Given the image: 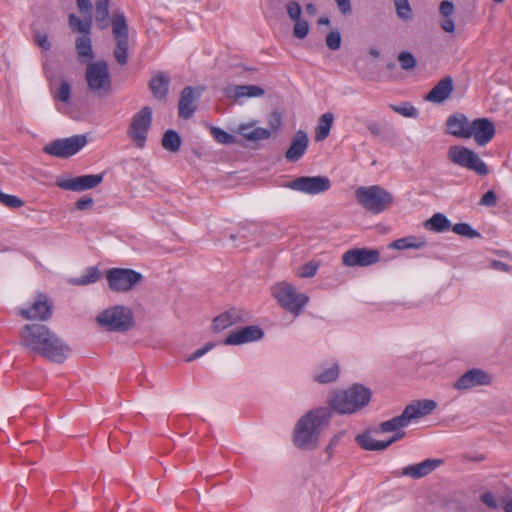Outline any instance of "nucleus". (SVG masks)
I'll list each match as a JSON object with an SVG mask.
<instances>
[{"label": "nucleus", "mask_w": 512, "mask_h": 512, "mask_svg": "<svg viewBox=\"0 0 512 512\" xmlns=\"http://www.w3.org/2000/svg\"><path fill=\"white\" fill-rule=\"evenodd\" d=\"M440 27L446 33H453L455 31V23L452 18L444 17V19L440 23Z\"/></svg>", "instance_id": "59"}, {"label": "nucleus", "mask_w": 512, "mask_h": 512, "mask_svg": "<svg viewBox=\"0 0 512 512\" xmlns=\"http://www.w3.org/2000/svg\"><path fill=\"white\" fill-rule=\"evenodd\" d=\"M86 143L85 135H75L51 141L44 146L43 151L54 157L68 158L78 153Z\"/></svg>", "instance_id": "12"}, {"label": "nucleus", "mask_w": 512, "mask_h": 512, "mask_svg": "<svg viewBox=\"0 0 512 512\" xmlns=\"http://www.w3.org/2000/svg\"><path fill=\"white\" fill-rule=\"evenodd\" d=\"M102 180V174H90L73 178H58L56 185L64 190L81 192L95 188Z\"/></svg>", "instance_id": "17"}, {"label": "nucleus", "mask_w": 512, "mask_h": 512, "mask_svg": "<svg viewBox=\"0 0 512 512\" xmlns=\"http://www.w3.org/2000/svg\"><path fill=\"white\" fill-rule=\"evenodd\" d=\"M269 123L274 131H277L281 125V115L278 112H273L270 116Z\"/></svg>", "instance_id": "61"}, {"label": "nucleus", "mask_w": 512, "mask_h": 512, "mask_svg": "<svg viewBox=\"0 0 512 512\" xmlns=\"http://www.w3.org/2000/svg\"><path fill=\"white\" fill-rule=\"evenodd\" d=\"M152 122V109L143 107L131 119L127 134L138 148H143Z\"/></svg>", "instance_id": "13"}, {"label": "nucleus", "mask_w": 512, "mask_h": 512, "mask_svg": "<svg viewBox=\"0 0 512 512\" xmlns=\"http://www.w3.org/2000/svg\"><path fill=\"white\" fill-rule=\"evenodd\" d=\"M248 319V313L243 310L230 309L213 320V330L222 331L236 323L244 322Z\"/></svg>", "instance_id": "24"}, {"label": "nucleus", "mask_w": 512, "mask_h": 512, "mask_svg": "<svg viewBox=\"0 0 512 512\" xmlns=\"http://www.w3.org/2000/svg\"><path fill=\"white\" fill-rule=\"evenodd\" d=\"M494 381L493 375L481 368H471L464 372L453 384L452 388L465 392L476 387L490 386Z\"/></svg>", "instance_id": "15"}, {"label": "nucleus", "mask_w": 512, "mask_h": 512, "mask_svg": "<svg viewBox=\"0 0 512 512\" xmlns=\"http://www.w3.org/2000/svg\"><path fill=\"white\" fill-rule=\"evenodd\" d=\"M19 314L26 320L46 321L52 316V304L45 295H39L29 309H21Z\"/></svg>", "instance_id": "18"}, {"label": "nucleus", "mask_w": 512, "mask_h": 512, "mask_svg": "<svg viewBox=\"0 0 512 512\" xmlns=\"http://www.w3.org/2000/svg\"><path fill=\"white\" fill-rule=\"evenodd\" d=\"M455 7L451 1L444 0L439 5V12L443 17H450L454 13Z\"/></svg>", "instance_id": "52"}, {"label": "nucleus", "mask_w": 512, "mask_h": 512, "mask_svg": "<svg viewBox=\"0 0 512 512\" xmlns=\"http://www.w3.org/2000/svg\"><path fill=\"white\" fill-rule=\"evenodd\" d=\"M380 260L377 249L353 248L342 255V263L347 267H365L373 265Z\"/></svg>", "instance_id": "16"}, {"label": "nucleus", "mask_w": 512, "mask_h": 512, "mask_svg": "<svg viewBox=\"0 0 512 512\" xmlns=\"http://www.w3.org/2000/svg\"><path fill=\"white\" fill-rule=\"evenodd\" d=\"M20 344L30 352L55 363H63L70 347L44 324H26L19 332Z\"/></svg>", "instance_id": "1"}, {"label": "nucleus", "mask_w": 512, "mask_h": 512, "mask_svg": "<svg viewBox=\"0 0 512 512\" xmlns=\"http://www.w3.org/2000/svg\"><path fill=\"white\" fill-rule=\"evenodd\" d=\"M339 376V365L337 362H329L318 373H315L313 379L320 384H327L335 381Z\"/></svg>", "instance_id": "30"}, {"label": "nucleus", "mask_w": 512, "mask_h": 512, "mask_svg": "<svg viewBox=\"0 0 512 512\" xmlns=\"http://www.w3.org/2000/svg\"><path fill=\"white\" fill-rule=\"evenodd\" d=\"M355 198L365 210L374 214L383 212L393 202L391 193L379 185L358 187Z\"/></svg>", "instance_id": "6"}, {"label": "nucleus", "mask_w": 512, "mask_h": 512, "mask_svg": "<svg viewBox=\"0 0 512 512\" xmlns=\"http://www.w3.org/2000/svg\"><path fill=\"white\" fill-rule=\"evenodd\" d=\"M492 267L496 270H501V271H505V272L510 271L509 265H507L506 263H504L502 261H498V260H494L492 262Z\"/></svg>", "instance_id": "62"}, {"label": "nucleus", "mask_w": 512, "mask_h": 512, "mask_svg": "<svg viewBox=\"0 0 512 512\" xmlns=\"http://www.w3.org/2000/svg\"><path fill=\"white\" fill-rule=\"evenodd\" d=\"M398 61L403 70H411L417 65L416 58L410 52L399 53Z\"/></svg>", "instance_id": "44"}, {"label": "nucleus", "mask_w": 512, "mask_h": 512, "mask_svg": "<svg viewBox=\"0 0 512 512\" xmlns=\"http://www.w3.org/2000/svg\"><path fill=\"white\" fill-rule=\"evenodd\" d=\"M325 42L330 50H338L341 46V34L338 31H331L326 35Z\"/></svg>", "instance_id": "48"}, {"label": "nucleus", "mask_w": 512, "mask_h": 512, "mask_svg": "<svg viewBox=\"0 0 512 512\" xmlns=\"http://www.w3.org/2000/svg\"><path fill=\"white\" fill-rule=\"evenodd\" d=\"M334 120V116L331 112L324 113L318 121V125L316 127L315 140L322 141L326 139L330 133V129L332 127Z\"/></svg>", "instance_id": "33"}, {"label": "nucleus", "mask_w": 512, "mask_h": 512, "mask_svg": "<svg viewBox=\"0 0 512 512\" xmlns=\"http://www.w3.org/2000/svg\"><path fill=\"white\" fill-rule=\"evenodd\" d=\"M401 439V435L391 437L387 441H379L374 439L371 435L364 433L356 437L357 443L365 450L369 451H380L389 447L394 442Z\"/></svg>", "instance_id": "27"}, {"label": "nucleus", "mask_w": 512, "mask_h": 512, "mask_svg": "<svg viewBox=\"0 0 512 512\" xmlns=\"http://www.w3.org/2000/svg\"><path fill=\"white\" fill-rule=\"evenodd\" d=\"M227 96L241 97H260L264 95V90L256 85H230L226 87Z\"/></svg>", "instance_id": "28"}, {"label": "nucleus", "mask_w": 512, "mask_h": 512, "mask_svg": "<svg viewBox=\"0 0 512 512\" xmlns=\"http://www.w3.org/2000/svg\"><path fill=\"white\" fill-rule=\"evenodd\" d=\"M239 133L249 141L265 140L271 136L270 130L260 127H254L251 124L240 125Z\"/></svg>", "instance_id": "29"}, {"label": "nucleus", "mask_w": 512, "mask_h": 512, "mask_svg": "<svg viewBox=\"0 0 512 512\" xmlns=\"http://www.w3.org/2000/svg\"><path fill=\"white\" fill-rule=\"evenodd\" d=\"M69 26L74 32H79L83 35L90 34L92 27V18L88 17L86 20L79 19L76 15H69Z\"/></svg>", "instance_id": "37"}, {"label": "nucleus", "mask_w": 512, "mask_h": 512, "mask_svg": "<svg viewBox=\"0 0 512 512\" xmlns=\"http://www.w3.org/2000/svg\"><path fill=\"white\" fill-rule=\"evenodd\" d=\"M293 36L297 39H304L309 33V23L304 19L294 21Z\"/></svg>", "instance_id": "43"}, {"label": "nucleus", "mask_w": 512, "mask_h": 512, "mask_svg": "<svg viewBox=\"0 0 512 512\" xmlns=\"http://www.w3.org/2000/svg\"><path fill=\"white\" fill-rule=\"evenodd\" d=\"M95 21L100 29L109 25V0H97L95 4Z\"/></svg>", "instance_id": "32"}, {"label": "nucleus", "mask_w": 512, "mask_h": 512, "mask_svg": "<svg viewBox=\"0 0 512 512\" xmlns=\"http://www.w3.org/2000/svg\"><path fill=\"white\" fill-rule=\"evenodd\" d=\"M471 122L464 114L451 115L446 121L447 132L457 138L469 139L471 138Z\"/></svg>", "instance_id": "23"}, {"label": "nucleus", "mask_w": 512, "mask_h": 512, "mask_svg": "<svg viewBox=\"0 0 512 512\" xmlns=\"http://www.w3.org/2000/svg\"><path fill=\"white\" fill-rule=\"evenodd\" d=\"M150 89L154 97L158 99H165L168 94L169 78L162 72H159L150 81Z\"/></svg>", "instance_id": "31"}, {"label": "nucleus", "mask_w": 512, "mask_h": 512, "mask_svg": "<svg viewBox=\"0 0 512 512\" xmlns=\"http://www.w3.org/2000/svg\"><path fill=\"white\" fill-rule=\"evenodd\" d=\"M451 223L448 218L442 213L434 214L429 220L426 221L425 227L434 232H443L450 228Z\"/></svg>", "instance_id": "35"}, {"label": "nucleus", "mask_w": 512, "mask_h": 512, "mask_svg": "<svg viewBox=\"0 0 512 512\" xmlns=\"http://www.w3.org/2000/svg\"><path fill=\"white\" fill-rule=\"evenodd\" d=\"M211 134L214 137V139L220 144L228 145L236 142L235 136L227 133L226 131L218 127H212Z\"/></svg>", "instance_id": "41"}, {"label": "nucleus", "mask_w": 512, "mask_h": 512, "mask_svg": "<svg viewBox=\"0 0 512 512\" xmlns=\"http://www.w3.org/2000/svg\"><path fill=\"white\" fill-rule=\"evenodd\" d=\"M271 292L279 305L294 314L299 315L309 301V297L298 292L291 284L280 282L272 286Z\"/></svg>", "instance_id": "7"}, {"label": "nucleus", "mask_w": 512, "mask_h": 512, "mask_svg": "<svg viewBox=\"0 0 512 512\" xmlns=\"http://www.w3.org/2000/svg\"><path fill=\"white\" fill-rule=\"evenodd\" d=\"M264 332L257 326H247L237 331H232L225 338V345H241L244 343L259 340L263 337Z\"/></svg>", "instance_id": "22"}, {"label": "nucleus", "mask_w": 512, "mask_h": 512, "mask_svg": "<svg viewBox=\"0 0 512 512\" xmlns=\"http://www.w3.org/2000/svg\"><path fill=\"white\" fill-rule=\"evenodd\" d=\"M54 98L63 103H69L71 99V85L67 81L62 80L54 92Z\"/></svg>", "instance_id": "40"}, {"label": "nucleus", "mask_w": 512, "mask_h": 512, "mask_svg": "<svg viewBox=\"0 0 512 512\" xmlns=\"http://www.w3.org/2000/svg\"><path fill=\"white\" fill-rule=\"evenodd\" d=\"M201 92L191 86L185 87L180 95L178 104V115L183 119H190L196 110V101Z\"/></svg>", "instance_id": "21"}, {"label": "nucleus", "mask_w": 512, "mask_h": 512, "mask_svg": "<svg viewBox=\"0 0 512 512\" xmlns=\"http://www.w3.org/2000/svg\"><path fill=\"white\" fill-rule=\"evenodd\" d=\"M0 203L8 208H21L24 206V201L15 195L4 193L0 189Z\"/></svg>", "instance_id": "42"}, {"label": "nucleus", "mask_w": 512, "mask_h": 512, "mask_svg": "<svg viewBox=\"0 0 512 512\" xmlns=\"http://www.w3.org/2000/svg\"><path fill=\"white\" fill-rule=\"evenodd\" d=\"M339 439H340V436L339 435H335L329 442V444L327 445V447L325 448V452L327 453L328 455V460L331 459L332 455H333V450L334 448L336 447V445L338 444L339 442Z\"/></svg>", "instance_id": "60"}, {"label": "nucleus", "mask_w": 512, "mask_h": 512, "mask_svg": "<svg viewBox=\"0 0 512 512\" xmlns=\"http://www.w3.org/2000/svg\"><path fill=\"white\" fill-rule=\"evenodd\" d=\"M305 11L311 16H314L317 13L316 6L313 3L306 4Z\"/></svg>", "instance_id": "64"}, {"label": "nucleus", "mask_w": 512, "mask_h": 512, "mask_svg": "<svg viewBox=\"0 0 512 512\" xmlns=\"http://www.w3.org/2000/svg\"><path fill=\"white\" fill-rule=\"evenodd\" d=\"M286 12H287L288 17L292 21H297L299 19H302L301 18L302 8H301L300 4L295 0H291L286 4Z\"/></svg>", "instance_id": "46"}, {"label": "nucleus", "mask_w": 512, "mask_h": 512, "mask_svg": "<svg viewBox=\"0 0 512 512\" xmlns=\"http://www.w3.org/2000/svg\"><path fill=\"white\" fill-rule=\"evenodd\" d=\"M453 91V80L451 77H445L439 81L431 91L425 96V100L432 103H442L447 100Z\"/></svg>", "instance_id": "26"}, {"label": "nucleus", "mask_w": 512, "mask_h": 512, "mask_svg": "<svg viewBox=\"0 0 512 512\" xmlns=\"http://www.w3.org/2000/svg\"><path fill=\"white\" fill-rule=\"evenodd\" d=\"M452 231L458 235H462L468 238H474L479 236V233L475 231L469 224L467 223H457L452 227Z\"/></svg>", "instance_id": "45"}, {"label": "nucleus", "mask_w": 512, "mask_h": 512, "mask_svg": "<svg viewBox=\"0 0 512 512\" xmlns=\"http://www.w3.org/2000/svg\"><path fill=\"white\" fill-rule=\"evenodd\" d=\"M85 79L88 89L98 96L111 92V76L106 61L100 60L87 65Z\"/></svg>", "instance_id": "8"}, {"label": "nucleus", "mask_w": 512, "mask_h": 512, "mask_svg": "<svg viewBox=\"0 0 512 512\" xmlns=\"http://www.w3.org/2000/svg\"><path fill=\"white\" fill-rule=\"evenodd\" d=\"M34 41L35 43L44 50H49L51 48V43L48 40V35L42 32L34 33Z\"/></svg>", "instance_id": "50"}, {"label": "nucleus", "mask_w": 512, "mask_h": 512, "mask_svg": "<svg viewBox=\"0 0 512 512\" xmlns=\"http://www.w3.org/2000/svg\"><path fill=\"white\" fill-rule=\"evenodd\" d=\"M371 398L368 388L355 384L346 390L336 392L330 405L339 414H353L365 407Z\"/></svg>", "instance_id": "4"}, {"label": "nucleus", "mask_w": 512, "mask_h": 512, "mask_svg": "<svg viewBox=\"0 0 512 512\" xmlns=\"http://www.w3.org/2000/svg\"><path fill=\"white\" fill-rule=\"evenodd\" d=\"M368 130L373 134V135H380L381 134V128L379 126V124L377 123H371L368 125Z\"/></svg>", "instance_id": "63"}, {"label": "nucleus", "mask_w": 512, "mask_h": 512, "mask_svg": "<svg viewBox=\"0 0 512 512\" xmlns=\"http://www.w3.org/2000/svg\"><path fill=\"white\" fill-rule=\"evenodd\" d=\"M481 501L491 509L498 507L497 501L491 492H486L481 495Z\"/></svg>", "instance_id": "57"}, {"label": "nucleus", "mask_w": 512, "mask_h": 512, "mask_svg": "<svg viewBox=\"0 0 512 512\" xmlns=\"http://www.w3.org/2000/svg\"><path fill=\"white\" fill-rule=\"evenodd\" d=\"M308 142L309 140L307 133L303 130H298L295 133L292 142L285 153L286 159L292 162L298 161L305 153L308 147Z\"/></svg>", "instance_id": "25"}, {"label": "nucleus", "mask_w": 512, "mask_h": 512, "mask_svg": "<svg viewBox=\"0 0 512 512\" xmlns=\"http://www.w3.org/2000/svg\"><path fill=\"white\" fill-rule=\"evenodd\" d=\"M108 287L114 292H128L143 280V275L129 268H111L106 272Z\"/></svg>", "instance_id": "11"}, {"label": "nucleus", "mask_w": 512, "mask_h": 512, "mask_svg": "<svg viewBox=\"0 0 512 512\" xmlns=\"http://www.w3.org/2000/svg\"><path fill=\"white\" fill-rule=\"evenodd\" d=\"M437 407L434 400L423 399L414 401L407 405L403 412L392 419L384 421L380 424V431L383 433L394 432L392 437L401 435V439L405 436L403 428L407 427L413 420L425 417L431 414Z\"/></svg>", "instance_id": "3"}, {"label": "nucleus", "mask_w": 512, "mask_h": 512, "mask_svg": "<svg viewBox=\"0 0 512 512\" xmlns=\"http://www.w3.org/2000/svg\"><path fill=\"white\" fill-rule=\"evenodd\" d=\"M214 347L213 343H207L203 348H200L193 352L186 360L188 362L194 361L200 357H202L204 354H206L208 351H210Z\"/></svg>", "instance_id": "55"}, {"label": "nucleus", "mask_w": 512, "mask_h": 512, "mask_svg": "<svg viewBox=\"0 0 512 512\" xmlns=\"http://www.w3.org/2000/svg\"><path fill=\"white\" fill-rule=\"evenodd\" d=\"M496 203H497V197H496V194L492 190L486 192L480 200L481 205L488 206V207L495 206Z\"/></svg>", "instance_id": "53"}, {"label": "nucleus", "mask_w": 512, "mask_h": 512, "mask_svg": "<svg viewBox=\"0 0 512 512\" xmlns=\"http://www.w3.org/2000/svg\"><path fill=\"white\" fill-rule=\"evenodd\" d=\"M392 109L399 113L402 116L405 117H416L418 114V111L415 107L409 105V106H392Z\"/></svg>", "instance_id": "51"}, {"label": "nucleus", "mask_w": 512, "mask_h": 512, "mask_svg": "<svg viewBox=\"0 0 512 512\" xmlns=\"http://www.w3.org/2000/svg\"><path fill=\"white\" fill-rule=\"evenodd\" d=\"M397 16L404 20L409 21L412 19V9L408 0H394Z\"/></svg>", "instance_id": "39"}, {"label": "nucleus", "mask_w": 512, "mask_h": 512, "mask_svg": "<svg viewBox=\"0 0 512 512\" xmlns=\"http://www.w3.org/2000/svg\"><path fill=\"white\" fill-rule=\"evenodd\" d=\"M317 269H318V264L315 263L314 261H311L305 265H302L298 269V275L302 278H309L316 274Z\"/></svg>", "instance_id": "49"}, {"label": "nucleus", "mask_w": 512, "mask_h": 512, "mask_svg": "<svg viewBox=\"0 0 512 512\" xmlns=\"http://www.w3.org/2000/svg\"><path fill=\"white\" fill-rule=\"evenodd\" d=\"M471 137L479 146H485L495 135V126L488 118H478L471 122Z\"/></svg>", "instance_id": "19"}, {"label": "nucleus", "mask_w": 512, "mask_h": 512, "mask_svg": "<svg viewBox=\"0 0 512 512\" xmlns=\"http://www.w3.org/2000/svg\"><path fill=\"white\" fill-rule=\"evenodd\" d=\"M75 48L80 58H93L92 41L89 34L78 37L75 41Z\"/></svg>", "instance_id": "36"}, {"label": "nucleus", "mask_w": 512, "mask_h": 512, "mask_svg": "<svg viewBox=\"0 0 512 512\" xmlns=\"http://www.w3.org/2000/svg\"><path fill=\"white\" fill-rule=\"evenodd\" d=\"M97 324L109 332L124 333L135 324L133 312L129 307L115 305L101 311L96 317Z\"/></svg>", "instance_id": "5"}, {"label": "nucleus", "mask_w": 512, "mask_h": 512, "mask_svg": "<svg viewBox=\"0 0 512 512\" xmlns=\"http://www.w3.org/2000/svg\"><path fill=\"white\" fill-rule=\"evenodd\" d=\"M100 279V272L96 267H89L86 269L85 273L75 280L73 283L75 285H87L91 283H95Z\"/></svg>", "instance_id": "38"}, {"label": "nucleus", "mask_w": 512, "mask_h": 512, "mask_svg": "<svg viewBox=\"0 0 512 512\" xmlns=\"http://www.w3.org/2000/svg\"><path fill=\"white\" fill-rule=\"evenodd\" d=\"M111 25L116 42L113 56L119 65L124 66L128 62V25L123 13L115 12Z\"/></svg>", "instance_id": "10"}, {"label": "nucleus", "mask_w": 512, "mask_h": 512, "mask_svg": "<svg viewBox=\"0 0 512 512\" xmlns=\"http://www.w3.org/2000/svg\"><path fill=\"white\" fill-rule=\"evenodd\" d=\"M161 144L165 150L175 153L180 149L181 137L175 130L169 129L164 133Z\"/></svg>", "instance_id": "34"}, {"label": "nucleus", "mask_w": 512, "mask_h": 512, "mask_svg": "<svg viewBox=\"0 0 512 512\" xmlns=\"http://www.w3.org/2000/svg\"><path fill=\"white\" fill-rule=\"evenodd\" d=\"M443 464L442 459H425L424 461L402 468L400 475L420 479L432 473Z\"/></svg>", "instance_id": "20"}, {"label": "nucleus", "mask_w": 512, "mask_h": 512, "mask_svg": "<svg viewBox=\"0 0 512 512\" xmlns=\"http://www.w3.org/2000/svg\"><path fill=\"white\" fill-rule=\"evenodd\" d=\"M284 187L304 194L316 195L328 191L331 181L326 176H300L285 183Z\"/></svg>", "instance_id": "14"}, {"label": "nucleus", "mask_w": 512, "mask_h": 512, "mask_svg": "<svg viewBox=\"0 0 512 512\" xmlns=\"http://www.w3.org/2000/svg\"><path fill=\"white\" fill-rule=\"evenodd\" d=\"M331 411L317 408L307 412L297 422L294 429V444L304 450H313L318 446L321 432L328 426Z\"/></svg>", "instance_id": "2"}, {"label": "nucleus", "mask_w": 512, "mask_h": 512, "mask_svg": "<svg viewBox=\"0 0 512 512\" xmlns=\"http://www.w3.org/2000/svg\"><path fill=\"white\" fill-rule=\"evenodd\" d=\"M423 244L416 243L413 238H401L392 243V247L398 250H404L408 248H420Z\"/></svg>", "instance_id": "47"}, {"label": "nucleus", "mask_w": 512, "mask_h": 512, "mask_svg": "<svg viewBox=\"0 0 512 512\" xmlns=\"http://www.w3.org/2000/svg\"><path fill=\"white\" fill-rule=\"evenodd\" d=\"M93 203L94 201L91 197H83L80 198L75 205L78 210L83 211L92 208Z\"/></svg>", "instance_id": "58"}, {"label": "nucleus", "mask_w": 512, "mask_h": 512, "mask_svg": "<svg viewBox=\"0 0 512 512\" xmlns=\"http://www.w3.org/2000/svg\"><path fill=\"white\" fill-rule=\"evenodd\" d=\"M338 10L340 13L344 16L351 14L352 12V6H351V0H334Z\"/></svg>", "instance_id": "54"}, {"label": "nucleus", "mask_w": 512, "mask_h": 512, "mask_svg": "<svg viewBox=\"0 0 512 512\" xmlns=\"http://www.w3.org/2000/svg\"><path fill=\"white\" fill-rule=\"evenodd\" d=\"M447 158L451 163L472 170L478 175H487L489 172L487 165L481 158L467 147L460 145L450 146L447 152Z\"/></svg>", "instance_id": "9"}, {"label": "nucleus", "mask_w": 512, "mask_h": 512, "mask_svg": "<svg viewBox=\"0 0 512 512\" xmlns=\"http://www.w3.org/2000/svg\"><path fill=\"white\" fill-rule=\"evenodd\" d=\"M80 13L91 17L92 3L90 0H76Z\"/></svg>", "instance_id": "56"}]
</instances>
